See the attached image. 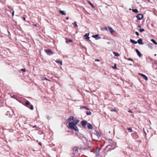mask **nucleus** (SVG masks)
<instances>
[{
  "mask_svg": "<svg viewBox=\"0 0 157 157\" xmlns=\"http://www.w3.org/2000/svg\"><path fill=\"white\" fill-rule=\"evenodd\" d=\"M78 148L77 147H73L71 153V156L72 157H76V154L78 152Z\"/></svg>",
  "mask_w": 157,
  "mask_h": 157,
  "instance_id": "f257e3e1",
  "label": "nucleus"
},
{
  "mask_svg": "<svg viewBox=\"0 0 157 157\" xmlns=\"http://www.w3.org/2000/svg\"><path fill=\"white\" fill-rule=\"evenodd\" d=\"M23 104L30 109L31 110H33V106L31 104L30 102L26 100V101L24 102Z\"/></svg>",
  "mask_w": 157,
  "mask_h": 157,
  "instance_id": "f03ea898",
  "label": "nucleus"
},
{
  "mask_svg": "<svg viewBox=\"0 0 157 157\" xmlns=\"http://www.w3.org/2000/svg\"><path fill=\"white\" fill-rule=\"evenodd\" d=\"M79 120L78 119L74 120L70 122L69 123L68 127L75 126V125H76L79 122Z\"/></svg>",
  "mask_w": 157,
  "mask_h": 157,
  "instance_id": "7ed1b4c3",
  "label": "nucleus"
},
{
  "mask_svg": "<svg viewBox=\"0 0 157 157\" xmlns=\"http://www.w3.org/2000/svg\"><path fill=\"white\" fill-rule=\"evenodd\" d=\"M44 51L47 54L49 55H52L54 54V52L50 49L45 50Z\"/></svg>",
  "mask_w": 157,
  "mask_h": 157,
  "instance_id": "20e7f679",
  "label": "nucleus"
},
{
  "mask_svg": "<svg viewBox=\"0 0 157 157\" xmlns=\"http://www.w3.org/2000/svg\"><path fill=\"white\" fill-rule=\"evenodd\" d=\"M87 122L86 121L83 120L81 121L80 124L83 127H85L87 124Z\"/></svg>",
  "mask_w": 157,
  "mask_h": 157,
  "instance_id": "39448f33",
  "label": "nucleus"
},
{
  "mask_svg": "<svg viewBox=\"0 0 157 157\" xmlns=\"http://www.w3.org/2000/svg\"><path fill=\"white\" fill-rule=\"evenodd\" d=\"M68 127L69 128H70L72 129H73V130H75L76 131H79V129H78V128L76 126V125H75V126H73L69 127Z\"/></svg>",
  "mask_w": 157,
  "mask_h": 157,
  "instance_id": "423d86ee",
  "label": "nucleus"
},
{
  "mask_svg": "<svg viewBox=\"0 0 157 157\" xmlns=\"http://www.w3.org/2000/svg\"><path fill=\"white\" fill-rule=\"evenodd\" d=\"M132 136L133 138L134 139H136L139 138V136L136 132H135L133 133L132 134Z\"/></svg>",
  "mask_w": 157,
  "mask_h": 157,
  "instance_id": "0eeeda50",
  "label": "nucleus"
},
{
  "mask_svg": "<svg viewBox=\"0 0 157 157\" xmlns=\"http://www.w3.org/2000/svg\"><path fill=\"white\" fill-rule=\"evenodd\" d=\"M92 37L95 39V40H97L100 39L101 37L100 36L99 34H96L92 36Z\"/></svg>",
  "mask_w": 157,
  "mask_h": 157,
  "instance_id": "6e6552de",
  "label": "nucleus"
},
{
  "mask_svg": "<svg viewBox=\"0 0 157 157\" xmlns=\"http://www.w3.org/2000/svg\"><path fill=\"white\" fill-rule=\"evenodd\" d=\"M136 17L138 20H140L143 19V16L141 14H139L136 16Z\"/></svg>",
  "mask_w": 157,
  "mask_h": 157,
  "instance_id": "1a4fd4ad",
  "label": "nucleus"
},
{
  "mask_svg": "<svg viewBox=\"0 0 157 157\" xmlns=\"http://www.w3.org/2000/svg\"><path fill=\"white\" fill-rule=\"evenodd\" d=\"M138 74L140 75V76H141L142 77H143V78L146 81L147 80H148V78L145 75L141 74V73H139Z\"/></svg>",
  "mask_w": 157,
  "mask_h": 157,
  "instance_id": "9d476101",
  "label": "nucleus"
},
{
  "mask_svg": "<svg viewBox=\"0 0 157 157\" xmlns=\"http://www.w3.org/2000/svg\"><path fill=\"white\" fill-rule=\"evenodd\" d=\"M135 51L137 53V55L139 57H141L142 56V54L141 53L139 50L137 49H135Z\"/></svg>",
  "mask_w": 157,
  "mask_h": 157,
  "instance_id": "9b49d317",
  "label": "nucleus"
},
{
  "mask_svg": "<svg viewBox=\"0 0 157 157\" xmlns=\"http://www.w3.org/2000/svg\"><path fill=\"white\" fill-rule=\"evenodd\" d=\"M108 148L109 149H113V148H111V144H108L105 147V150H107V149Z\"/></svg>",
  "mask_w": 157,
  "mask_h": 157,
  "instance_id": "f8f14e48",
  "label": "nucleus"
},
{
  "mask_svg": "<svg viewBox=\"0 0 157 157\" xmlns=\"http://www.w3.org/2000/svg\"><path fill=\"white\" fill-rule=\"evenodd\" d=\"M87 126L88 129H92L93 127L92 125L90 123H88L87 124Z\"/></svg>",
  "mask_w": 157,
  "mask_h": 157,
  "instance_id": "ddd939ff",
  "label": "nucleus"
},
{
  "mask_svg": "<svg viewBox=\"0 0 157 157\" xmlns=\"http://www.w3.org/2000/svg\"><path fill=\"white\" fill-rule=\"evenodd\" d=\"M89 33H86L84 36H83L84 37H85V39L86 40H89L90 39V37L89 36Z\"/></svg>",
  "mask_w": 157,
  "mask_h": 157,
  "instance_id": "4468645a",
  "label": "nucleus"
},
{
  "mask_svg": "<svg viewBox=\"0 0 157 157\" xmlns=\"http://www.w3.org/2000/svg\"><path fill=\"white\" fill-rule=\"evenodd\" d=\"M137 43L140 44H143V42L142 39L141 38H140L137 40Z\"/></svg>",
  "mask_w": 157,
  "mask_h": 157,
  "instance_id": "2eb2a0df",
  "label": "nucleus"
},
{
  "mask_svg": "<svg viewBox=\"0 0 157 157\" xmlns=\"http://www.w3.org/2000/svg\"><path fill=\"white\" fill-rule=\"evenodd\" d=\"M108 28L109 31L111 34H113L114 33V31L111 27L109 26Z\"/></svg>",
  "mask_w": 157,
  "mask_h": 157,
  "instance_id": "dca6fc26",
  "label": "nucleus"
},
{
  "mask_svg": "<svg viewBox=\"0 0 157 157\" xmlns=\"http://www.w3.org/2000/svg\"><path fill=\"white\" fill-rule=\"evenodd\" d=\"M130 41L131 43L133 44H136L137 43V41H136L132 39H130Z\"/></svg>",
  "mask_w": 157,
  "mask_h": 157,
  "instance_id": "f3484780",
  "label": "nucleus"
},
{
  "mask_svg": "<svg viewBox=\"0 0 157 157\" xmlns=\"http://www.w3.org/2000/svg\"><path fill=\"white\" fill-rule=\"evenodd\" d=\"M65 39H66V43H68L70 42H73L72 40H71L67 38H66Z\"/></svg>",
  "mask_w": 157,
  "mask_h": 157,
  "instance_id": "a211bd4d",
  "label": "nucleus"
},
{
  "mask_svg": "<svg viewBox=\"0 0 157 157\" xmlns=\"http://www.w3.org/2000/svg\"><path fill=\"white\" fill-rule=\"evenodd\" d=\"M87 2H88V3L93 8H95V7H94V6L92 4V3L90 1L88 0L87 1Z\"/></svg>",
  "mask_w": 157,
  "mask_h": 157,
  "instance_id": "6ab92c4d",
  "label": "nucleus"
},
{
  "mask_svg": "<svg viewBox=\"0 0 157 157\" xmlns=\"http://www.w3.org/2000/svg\"><path fill=\"white\" fill-rule=\"evenodd\" d=\"M68 118L69 120L70 121L71 120L73 121L74 120V116H71L69 117Z\"/></svg>",
  "mask_w": 157,
  "mask_h": 157,
  "instance_id": "aec40b11",
  "label": "nucleus"
},
{
  "mask_svg": "<svg viewBox=\"0 0 157 157\" xmlns=\"http://www.w3.org/2000/svg\"><path fill=\"white\" fill-rule=\"evenodd\" d=\"M59 12L61 14H62L63 15H66V12L64 11L60 10Z\"/></svg>",
  "mask_w": 157,
  "mask_h": 157,
  "instance_id": "412c9836",
  "label": "nucleus"
},
{
  "mask_svg": "<svg viewBox=\"0 0 157 157\" xmlns=\"http://www.w3.org/2000/svg\"><path fill=\"white\" fill-rule=\"evenodd\" d=\"M113 54H114L115 56H119V54L116 52H113Z\"/></svg>",
  "mask_w": 157,
  "mask_h": 157,
  "instance_id": "4be33fe9",
  "label": "nucleus"
},
{
  "mask_svg": "<svg viewBox=\"0 0 157 157\" xmlns=\"http://www.w3.org/2000/svg\"><path fill=\"white\" fill-rule=\"evenodd\" d=\"M132 10L133 11V12H134L135 13H137L138 12V11L137 10V9H132Z\"/></svg>",
  "mask_w": 157,
  "mask_h": 157,
  "instance_id": "5701e85b",
  "label": "nucleus"
},
{
  "mask_svg": "<svg viewBox=\"0 0 157 157\" xmlns=\"http://www.w3.org/2000/svg\"><path fill=\"white\" fill-rule=\"evenodd\" d=\"M151 41L155 45H157V42L155 40L153 39H151Z\"/></svg>",
  "mask_w": 157,
  "mask_h": 157,
  "instance_id": "b1692460",
  "label": "nucleus"
},
{
  "mask_svg": "<svg viewBox=\"0 0 157 157\" xmlns=\"http://www.w3.org/2000/svg\"><path fill=\"white\" fill-rule=\"evenodd\" d=\"M124 58L125 59L127 60L128 61H133V60L131 58H126L125 56H124Z\"/></svg>",
  "mask_w": 157,
  "mask_h": 157,
  "instance_id": "393cba45",
  "label": "nucleus"
},
{
  "mask_svg": "<svg viewBox=\"0 0 157 157\" xmlns=\"http://www.w3.org/2000/svg\"><path fill=\"white\" fill-rule=\"evenodd\" d=\"M56 62L57 63L61 65L62 64V61L59 60H56Z\"/></svg>",
  "mask_w": 157,
  "mask_h": 157,
  "instance_id": "a878e982",
  "label": "nucleus"
},
{
  "mask_svg": "<svg viewBox=\"0 0 157 157\" xmlns=\"http://www.w3.org/2000/svg\"><path fill=\"white\" fill-rule=\"evenodd\" d=\"M86 114L87 115H89L91 114V113L90 111H86Z\"/></svg>",
  "mask_w": 157,
  "mask_h": 157,
  "instance_id": "bb28decb",
  "label": "nucleus"
},
{
  "mask_svg": "<svg viewBox=\"0 0 157 157\" xmlns=\"http://www.w3.org/2000/svg\"><path fill=\"white\" fill-rule=\"evenodd\" d=\"M82 108H84V109H86L87 110H89V109L86 106H82V107H81L80 109H82Z\"/></svg>",
  "mask_w": 157,
  "mask_h": 157,
  "instance_id": "cd10ccee",
  "label": "nucleus"
},
{
  "mask_svg": "<svg viewBox=\"0 0 157 157\" xmlns=\"http://www.w3.org/2000/svg\"><path fill=\"white\" fill-rule=\"evenodd\" d=\"M72 24L76 27H78V26L77 24V23L76 22H75L74 23H72Z\"/></svg>",
  "mask_w": 157,
  "mask_h": 157,
  "instance_id": "c85d7f7f",
  "label": "nucleus"
},
{
  "mask_svg": "<svg viewBox=\"0 0 157 157\" xmlns=\"http://www.w3.org/2000/svg\"><path fill=\"white\" fill-rule=\"evenodd\" d=\"M147 45L149 48H150L152 49L153 48V47L152 45V44H148Z\"/></svg>",
  "mask_w": 157,
  "mask_h": 157,
  "instance_id": "c756f323",
  "label": "nucleus"
},
{
  "mask_svg": "<svg viewBox=\"0 0 157 157\" xmlns=\"http://www.w3.org/2000/svg\"><path fill=\"white\" fill-rule=\"evenodd\" d=\"M78 137L79 138H84L85 139L86 138V137H85L83 134H81L80 136Z\"/></svg>",
  "mask_w": 157,
  "mask_h": 157,
  "instance_id": "7c9ffc66",
  "label": "nucleus"
},
{
  "mask_svg": "<svg viewBox=\"0 0 157 157\" xmlns=\"http://www.w3.org/2000/svg\"><path fill=\"white\" fill-rule=\"evenodd\" d=\"M6 115L9 117H10V112L7 111Z\"/></svg>",
  "mask_w": 157,
  "mask_h": 157,
  "instance_id": "2f4dec72",
  "label": "nucleus"
},
{
  "mask_svg": "<svg viewBox=\"0 0 157 157\" xmlns=\"http://www.w3.org/2000/svg\"><path fill=\"white\" fill-rule=\"evenodd\" d=\"M112 68L114 69H117V67L116 66V63H115L114 64V66Z\"/></svg>",
  "mask_w": 157,
  "mask_h": 157,
  "instance_id": "473e14b6",
  "label": "nucleus"
},
{
  "mask_svg": "<svg viewBox=\"0 0 157 157\" xmlns=\"http://www.w3.org/2000/svg\"><path fill=\"white\" fill-rule=\"evenodd\" d=\"M127 130H128L130 132H132V128H128Z\"/></svg>",
  "mask_w": 157,
  "mask_h": 157,
  "instance_id": "72a5a7b5",
  "label": "nucleus"
},
{
  "mask_svg": "<svg viewBox=\"0 0 157 157\" xmlns=\"http://www.w3.org/2000/svg\"><path fill=\"white\" fill-rule=\"evenodd\" d=\"M140 32L142 33L144 31V29H140L139 30Z\"/></svg>",
  "mask_w": 157,
  "mask_h": 157,
  "instance_id": "f704fd0d",
  "label": "nucleus"
},
{
  "mask_svg": "<svg viewBox=\"0 0 157 157\" xmlns=\"http://www.w3.org/2000/svg\"><path fill=\"white\" fill-rule=\"evenodd\" d=\"M96 132L98 136H100L101 135V133L100 132L97 131Z\"/></svg>",
  "mask_w": 157,
  "mask_h": 157,
  "instance_id": "c9c22d12",
  "label": "nucleus"
},
{
  "mask_svg": "<svg viewBox=\"0 0 157 157\" xmlns=\"http://www.w3.org/2000/svg\"><path fill=\"white\" fill-rule=\"evenodd\" d=\"M46 117L48 120H50V117L49 115H46Z\"/></svg>",
  "mask_w": 157,
  "mask_h": 157,
  "instance_id": "e433bc0d",
  "label": "nucleus"
},
{
  "mask_svg": "<svg viewBox=\"0 0 157 157\" xmlns=\"http://www.w3.org/2000/svg\"><path fill=\"white\" fill-rule=\"evenodd\" d=\"M99 150H100V149H99L98 150V151H97V153L96 154V156H99Z\"/></svg>",
  "mask_w": 157,
  "mask_h": 157,
  "instance_id": "4c0bfd02",
  "label": "nucleus"
},
{
  "mask_svg": "<svg viewBox=\"0 0 157 157\" xmlns=\"http://www.w3.org/2000/svg\"><path fill=\"white\" fill-rule=\"evenodd\" d=\"M21 71H23V72H25V71H26V69H25V68H24V69H21Z\"/></svg>",
  "mask_w": 157,
  "mask_h": 157,
  "instance_id": "58836bf2",
  "label": "nucleus"
},
{
  "mask_svg": "<svg viewBox=\"0 0 157 157\" xmlns=\"http://www.w3.org/2000/svg\"><path fill=\"white\" fill-rule=\"evenodd\" d=\"M152 61H154V64H155L156 65H157V63H156V62L157 61H155L154 59H152Z\"/></svg>",
  "mask_w": 157,
  "mask_h": 157,
  "instance_id": "ea45409f",
  "label": "nucleus"
},
{
  "mask_svg": "<svg viewBox=\"0 0 157 157\" xmlns=\"http://www.w3.org/2000/svg\"><path fill=\"white\" fill-rule=\"evenodd\" d=\"M111 111L112 112H116V110L115 109H113L111 110Z\"/></svg>",
  "mask_w": 157,
  "mask_h": 157,
  "instance_id": "a19ab883",
  "label": "nucleus"
},
{
  "mask_svg": "<svg viewBox=\"0 0 157 157\" xmlns=\"http://www.w3.org/2000/svg\"><path fill=\"white\" fill-rule=\"evenodd\" d=\"M135 34L137 36H139V33H138V32H135Z\"/></svg>",
  "mask_w": 157,
  "mask_h": 157,
  "instance_id": "79ce46f5",
  "label": "nucleus"
},
{
  "mask_svg": "<svg viewBox=\"0 0 157 157\" xmlns=\"http://www.w3.org/2000/svg\"><path fill=\"white\" fill-rule=\"evenodd\" d=\"M66 121L67 122H69V121H70V120H69V118H67V119H66Z\"/></svg>",
  "mask_w": 157,
  "mask_h": 157,
  "instance_id": "37998d69",
  "label": "nucleus"
},
{
  "mask_svg": "<svg viewBox=\"0 0 157 157\" xmlns=\"http://www.w3.org/2000/svg\"><path fill=\"white\" fill-rule=\"evenodd\" d=\"M88 40V42H89L90 43H92V42H91V41L90 40H89H89Z\"/></svg>",
  "mask_w": 157,
  "mask_h": 157,
  "instance_id": "c03bdc74",
  "label": "nucleus"
},
{
  "mask_svg": "<svg viewBox=\"0 0 157 157\" xmlns=\"http://www.w3.org/2000/svg\"><path fill=\"white\" fill-rule=\"evenodd\" d=\"M38 144H39L40 145V146H42V143L41 142H39V143H38Z\"/></svg>",
  "mask_w": 157,
  "mask_h": 157,
  "instance_id": "a18cd8bd",
  "label": "nucleus"
},
{
  "mask_svg": "<svg viewBox=\"0 0 157 157\" xmlns=\"http://www.w3.org/2000/svg\"><path fill=\"white\" fill-rule=\"evenodd\" d=\"M104 30H107V27H105L104 28Z\"/></svg>",
  "mask_w": 157,
  "mask_h": 157,
  "instance_id": "49530a36",
  "label": "nucleus"
},
{
  "mask_svg": "<svg viewBox=\"0 0 157 157\" xmlns=\"http://www.w3.org/2000/svg\"><path fill=\"white\" fill-rule=\"evenodd\" d=\"M144 133L145 134V136H146V132L144 131Z\"/></svg>",
  "mask_w": 157,
  "mask_h": 157,
  "instance_id": "de8ad7c7",
  "label": "nucleus"
},
{
  "mask_svg": "<svg viewBox=\"0 0 157 157\" xmlns=\"http://www.w3.org/2000/svg\"><path fill=\"white\" fill-rule=\"evenodd\" d=\"M14 15V11H13V12L12 13V16H13Z\"/></svg>",
  "mask_w": 157,
  "mask_h": 157,
  "instance_id": "09e8293b",
  "label": "nucleus"
},
{
  "mask_svg": "<svg viewBox=\"0 0 157 157\" xmlns=\"http://www.w3.org/2000/svg\"><path fill=\"white\" fill-rule=\"evenodd\" d=\"M128 112H129V113H132V111L130 110H129L128 111Z\"/></svg>",
  "mask_w": 157,
  "mask_h": 157,
  "instance_id": "8fccbe9b",
  "label": "nucleus"
},
{
  "mask_svg": "<svg viewBox=\"0 0 157 157\" xmlns=\"http://www.w3.org/2000/svg\"><path fill=\"white\" fill-rule=\"evenodd\" d=\"M95 61H100V60L99 59H95Z\"/></svg>",
  "mask_w": 157,
  "mask_h": 157,
  "instance_id": "3c124183",
  "label": "nucleus"
},
{
  "mask_svg": "<svg viewBox=\"0 0 157 157\" xmlns=\"http://www.w3.org/2000/svg\"><path fill=\"white\" fill-rule=\"evenodd\" d=\"M23 20H24V21H25V20H26L25 18V17H23Z\"/></svg>",
  "mask_w": 157,
  "mask_h": 157,
  "instance_id": "603ef678",
  "label": "nucleus"
},
{
  "mask_svg": "<svg viewBox=\"0 0 157 157\" xmlns=\"http://www.w3.org/2000/svg\"><path fill=\"white\" fill-rule=\"evenodd\" d=\"M138 26L140 28H141V26L140 25H138Z\"/></svg>",
  "mask_w": 157,
  "mask_h": 157,
  "instance_id": "864d4df0",
  "label": "nucleus"
},
{
  "mask_svg": "<svg viewBox=\"0 0 157 157\" xmlns=\"http://www.w3.org/2000/svg\"><path fill=\"white\" fill-rule=\"evenodd\" d=\"M66 19L68 20L69 19V17H67L66 18Z\"/></svg>",
  "mask_w": 157,
  "mask_h": 157,
  "instance_id": "5fc2aeb1",
  "label": "nucleus"
},
{
  "mask_svg": "<svg viewBox=\"0 0 157 157\" xmlns=\"http://www.w3.org/2000/svg\"><path fill=\"white\" fill-rule=\"evenodd\" d=\"M36 125H34V126H33V128H35V127H36Z\"/></svg>",
  "mask_w": 157,
  "mask_h": 157,
  "instance_id": "6e6d98bb",
  "label": "nucleus"
},
{
  "mask_svg": "<svg viewBox=\"0 0 157 157\" xmlns=\"http://www.w3.org/2000/svg\"><path fill=\"white\" fill-rule=\"evenodd\" d=\"M83 48H85V49H86V48L84 47H83Z\"/></svg>",
  "mask_w": 157,
  "mask_h": 157,
  "instance_id": "4d7b16f0",
  "label": "nucleus"
},
{
  "mask_svg": "<svg viewBox=\"0 0 157 157\" xmlns=\"http://www.w3.org/2000/svg\"><path fill=\"white\" fill-rule=\"evenodd\" d=\"M156 55H156V54H155L154 55V56H156Z\"/></svg>",
  "mask_w": 157,
  "mask_h": 157,
  "instance_id": "13d9d810",
  "label": "nucleus"
},
{
  "mask_svg": "<svg viewBox=\"0 0 157 157\" xmlns=\"http://www.w3.org/2000/svg\"><path fill=\"white\" fill-rule=\"evenodd\" d=\"M129 10H131V9H130H130H129Z\"/></svg>",
  "mask_w": 157,
  "mask_h": 157,
  "instance_id": "bf43d9fd",
  "label": "nucleus"
},
{
  "mask_svg": "<svg viewBox=\"0 0 157 157\" xmlns=\"http://www.w3.org/2000/svg\"><path fill=\"white\" fill-rule=\"evenodd\" d=\"M130 65H132V64H130Z\"/></svg>",
  "mask_w": 157,
  "mask_h": 157,
  "instance_id": "052dcab7",
  "label": "nucleus"
},
{
  "mask_svg": "<svg viewBox=\"0 0 157 157\" xmlns=\"http://www.w3.org/2000/svg\"><path fill=\"white\" fill-rule=\"evenodd\" d=\"M108 44H109V42H108Z\"/></svg>",
  "mask_w": 157,
  "mask_h": 157,
  "instance_id": "680f3d73",
  "label": "nucleus"
}]
</instances>
